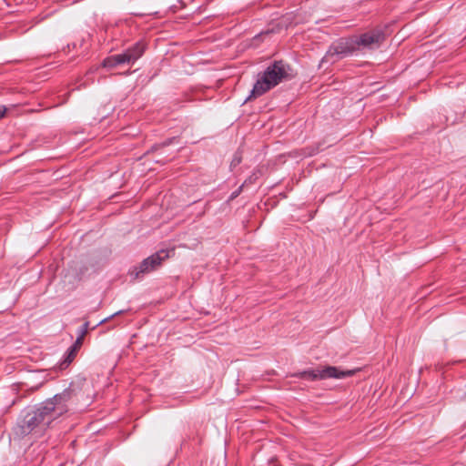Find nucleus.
I'll use <instances>...</instances> for the list:
<instances>
[{
	"instance_id": "1",
	"label": "nucleus",
	"mask_w": 466,
	"mask_h": 466,
	"mask_svg": "<svg viewBox=\"0 0 466 466\" xmlns=\"http://www.w3.org/2000/svg\"><path fill=\"white\" fill-rule=\"evenodd\" d=\"M53 409L54 406H51V403L42 402L28 410L23 419L17 422L16 426L14 427L13 434L15 438L21 439L34 431L38 430L42 431L50 428L52 422L56 420L51 412Z\"/></svg>"
},
{
	"instance_id": "15",
	"label": "nucleus",
	"mask_w": 466,
	"mask_h": 466,
	"mask_svg": "<svg viewBox=\"0 0 466 466\" xmlns=\"http://www.w3.org/2000/svg\"><path fill=\"white\" fill-rule=\"evenodd\" d=\"M242 189H243V187L241 185L237 190H235L234 192L231 193L230 198L231 199L236 198L240 194Z\"/></svg>"
},
{
	"instance_id": "14",
	"label": "nucleus",
	"mask_w": 466,
	"mask_h": 466,
	"mask_svg": "<svg viewBox=\"0 0 466 466\" xmlns=\"http://www.w3.org/2000/svg\"><path fill=\"white\" fill-rule=\"evenodd\" d=\"M176 140H177V138H176V137L168 138V139L165 140V141H164L163 143H161V144L155 145V146L153 147V149H154V150H157V149H158L159 147H167V146L171 145L172 143H174Z\"/></svg>"
},
{
	"instance_id": "6",
	"label": "nucleus",
	"mask_w": 466,
	"mask_h": 466,
	"mask_svg": "<svg viewBox=\"0 0 466 466\" xmlns=\"http://www.w3.org/2000/svg\"><path fill=\"white\" fill-rule=\"evenodd\" d=\"M349 56H353V55L348 40L347 38H341L329 47L325 56L320 60L319 67L331 66L339 60Z\"/></svg>"
},
{
	"instance_id": "9",
	"label": "nucleus",
	"mask_w": 466,
	"mask_h": 466,
	"mask_svg": "<svg viewBox=\"0 0 466 466\" xmlns=\"http://www.w3.org/2000/svg\"><path fill=\"white\" fill-rule=\"evenodd\" d=\"M122 64H128V59H127L126 55L123 53L110 56L103 61V66L107 68H114Z\"/></svg>"
},
{
	"instance_id": "11",
	"label": "nucleus",
	"mask_w": 466,
	"mask_h": 466,
	"mask_svg": "<svg viewBox=\"0 0 466 466\" xmlns=\"http://www.w3.org/2000/svg\"><path fill=\"white\" fill-rule=\"evenodd\" d=\"M241 161H242V155H241V152L238 150L234 154L233 158L231 160V163H230L231 170H233L236 167H238L241 163Z\"/></svg>"
},
{
	"instance_id": "5",
	"label": "nucleus",
	"mask_w": 466,
	"mask_h": 466,
	"mask_svg": "<svg viewBox=\"0 0 466 466\" xmlns=\"http://www.w3.org/2000/svg\"><path fill=\"white\" fill-rule=\"evenodd\" d=\"M355 370H342L334 366H327L323 369L307 370L297 374L299 378L317 380L326 379H344L354 375Z\"/></svg>"
},
{
	"instance_id": "16",
	"label": "nucleus",
	"mask_w": 466,
	"mask_h": 466,
	"mask_svg": "<svg viewBox=\"0 0 466 466\" xmlns=\"http://www.w3.org/2000/svg\"><path fill=\"white\" fill-rule=\"evenodd\" d=\"M83 339L81 336H77L75 344L72 347H76V350L82 344Z\"/></svg>"
},
{
	"instance_id": "8",
	"label": "nucleus",
	"mask_w": 466,
	"mask_h": 466,
	"mask_svg": "<svg viewBox=\"0 0 466 466\" xmlns=\"http://www.w3.org/2000/svg\"><path fill=\"white\" fill-rule=\"evenodd\" d=\"M146 50V45L142 41L137 42L131 47L127 48L123 54L128 59V64L133 65L139 59Z\"/></svg>"
},
{
	"instance_id": "19",
	"label": "nucleus",
	"mask_w": 466,
	"mask_h": 466,
	"mask_svg": "<svg viewBox=\"0 0 466 466\" xmlns=\"http://www.w3.org/2000/svg\"><path fill=\"white\" fill-rule=\"evenodd\" d=\"M106 320V319H103V320H100L99 324L105 322Z\"/></svg>"
},
{
	"instance_id": "13",
	"label": "nucleus",
	"mask_w": 466,
	"mask_h": 466,
	"mask_svg": "<svg viewBox=\"0 0 466 466\" xmlns=\"http://www.w3.org/2000/svg\"><path fill=\"white\" fill-rule=\"evenodd\" d=\"M88 326L89 322L86 321L85 323H83L77 330V336H81L82 338H84L87 333Z\"/></svg>"
},
{
	"instance_id": "4",
	"label": "nucleus",
	"mask_w": 466,
	"mask_h": 466,
	"mask_svg": "<svg viewBox=\"0 0 466 466\" xmlns=\"http://www.w3.org/2000/svg\"><path fill=\"white\" fill-rule=\"evenodd\" d=\"M167 258H168V251L161 249L143 259L138 265L132 267L128 270V275L132 280L142 279L145 275L158 268Z\"/></svg>"
},
{
	"instance_id": "3",
	"label": "nucleus",
	"mask_w": 466,
	"mask_h": 466,
	"mask_svg": "<svg viewBox=\"0 0 466 466\" xmlns=\"http://www.w3.org/2000/svg\"><path fill=\"white\" fill-rule=\"evenodd\" d=\"M386 34L381 28H373L360 35L348 37V43L353 56H358L366 51L377 49L384 42Z\"/></svg>"
},
{
	"instance_id": "12",
	"label": "nucleus",
	"mask_w": 466,
	"mask_h": 466,
	"mask_svg": "<svg viewBox=\"0 0 466 466\" xmlns=\"http://www.w3.org/2000/svg\"><path fill=\"white\" fill-rule=\"evenodd\" d=\"M258 174H259V171H255L252 173V175H250L245 181L244 183L242 184V187H246L249 184H253L256 182V180L258 179Z\"/></svg>"
},
{
	"instance_id": "10",
	"label": "nucleus",
	"mask_w": 466,
	"mask_h": 466,
	"mask_svg": "<svg viewBox=\"0 0 466 466\" xmlns=\"http://www.w3.org/2000/svg\"><path fill=\"white\" fill-rule=\"evenodd\" d=\"M76 355V347H70L66 351V357L60 364V369L66 368L74 360Z\"/></svg>"
},
{
	"instance_id": "17",
	"label": "nucleus",
	"mask_w": 466,
	"mask_h": 466,
	"mask_svg": "<svg viewBox=\"0 0 466 466\" xmlns=\"http://www.w3.org/2000/svg\"><path fill=\"white\" fill-rule=\"evenodd\" d=\"M6 107L5 106H0V119L5 115Z\"/></svg>"
},
{
	"instance_id": "7",
	"label": "nucleus",
	"mask_w": 466,
	"mask_h": 466,
	"mask_svg": "<svg viewBox=\"0 0 466 466\" xmlns=\"http://www.w3.org/2000/svg\"><path fill=\"white\" fill-rule=\"evenodd\" d=\"M74 394L75 390L69 387L65 389L61 393L56 394L53 398L48 399L44 402L51 403V406H54V409L51 410V412L56 417V419H58L68 411L67 402L72 399Z\"/></svg>"
},
{
	"instance_id": "2",
	"label": "nucleus",
	"mask_w": 466,
	"mask_h": 466,
	"mask_svg": "<svg viewBox=\"0 0 466 466\" xmlns=\"http://www.w3.org/2000/svg\"><path fill=\"white\" fill-rule=\"evenodd\" d=\"M291 78V68L289 65L283 60H276L271 63L264 72L258 75L256 83L246 99V102L251 98L258 97L279 83Z\"/></svg>"
},
{
	"instance_id": "18",
	"label": "nucleus",
	"mask_w": 466,
	"mask_h": 466,
	"mask_svg": "<svg viewBox=\"0 0 466 466\" xmlns=\"http://www.w3.org/2000/svg\"><path fill=\"white\" fill-rule=\"evenodd\" d=\"M122 312H124L123 310H119L117 312H116L115 314L112 315V317L116 316V315H119L121 314Z\"/></svg>"
}]
</instances>
